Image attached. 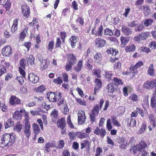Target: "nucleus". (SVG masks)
<instances>
[{
	"instance_id": "34",
	"label": "nucleus",
	"mask_w": 156,
	"mask_h": 156,
	"mask_svg": "<svg viewBox=\"0 0 156 156\" xmlns=\"http://www.w3.org/2000/svg\"><path fill=\"white\" fill-rule=\"evenodd\" d=\"M138 147V150L140 151L142 149L146 148L147 147V145L143 140L141 141L139 144L137 145Z\"/></svg>"
},
{
	"instance_id": "19",
	"label": "nucleus",
	"mask_w": 156,
	"mask_h": 156,
	"mask_svg": "<svg viewBox=\"0 0 156 156\" xmlns=\"http://www.w3.org/2000/svg\"><path fill=\"white\" fill-rule=\"evenodd\" d=\"M102 58V55L100 53H97L94 56V59L95 62L98 64H101Z\"/></svg>"
},
{
	"instance_id": "45",
	"label": "nucleus",
	"mask_w": 156,
	"mask_h": 156,
	"mask_svg": "<svg viewBox=\"0 0 156 156\" xmlns=\"http://www.w3.org/2000/svg\"><path fill=\"white\" fill-rule=\"evenodd\" d=\"M105 76L106 78L108 79V81H110V80H112V74L111 72H106L105 74Z\"/></svg>"
},
{
	"instance_id": "31",
	"label": "nucleus",
	"mask_w": 156,
	"mask_h": 156,
	"mask_svg": "<svg viewBox=\"0 0 156 156\" xmlns=\"http://www.w3.org/2000/svg\"><path fill=\"white\" fill-rule=\"evenodd\" d=\"M76 37L72 36L69 39V41L70 42L71 45L73 48H74L77 42Z\"/></svg>"
},
{
	"instance_id": "2",
	"label": "nucleus",
	"mask_w": 156,
	"mask_h": 156,
	"mask_svg": "<svg viewBox=\"0 0 156 156\" xmlns=\"http://www.w3.org/2000/svg\"><path fill=\"white\" fill-rule=\"evenodd\" d=\"M10 142V134L9 133H5L3 135L2 138L1 142H0V147H4Z\"/></svg>"
},
{
	"instance_id": "54",
	"label": "nucleus",
	"mask_w": 156,
	"mask_h": 156,
	"mask_svg": "<svg viewBox=\"0 0 156 156\" xmlns=\"http://www.w3.org/2000/svg\"><path fill=\"white\" fill-rule=\"evenodd\" d=\"M138 24V22L136 21H134L129 23L128 24V26L130 27H135Z\"/></svg>"
},
{
	"instance_id": "35",
	"label": "nucleus",
	"mask_w": 156,
	"mask_h": 156,
	"mask_svg": "<svg viewBox=\"0 0 156 156\" xmlns=\"http://www.w3.org/2000/svg\"><path fill=\"white\" fill-rule=\"evenodd\" d=\"M22 126H23L22 124H20V122H18L13 126V129L14 131H16L17 132H20L22 129Z\"/></svg>"
},
{
	"instance_id": "30",
	"label": "nucleus",
	"mask_w": 156,
	"mask_h": 156,
	"mask_svg": "<svg viewBox=\"0 0 156 156\" xmlns=\"http://www.w3.org/2000/svg\"><path fill=\"white\" fill-rule=\"evenodd\" d=\"M32 129L34 134H38L40 132L39 127L36 123H34L33 124Z\"/></svg>"
},
{
	"instance_id": "8",
	"label": "nucleus",
	"mask_w": 156,
	"mask_h": 156,
	"mask_svg": "<svg viewBox=\"0 0 156 156\" xmlns=\"http://www.w3.org/2000/svg\"><path fill=\"white\" fill-rule=\"evenodd\" d=\"M104 102V100L102 99H101L100 101L99 107L98 105H95L92 110L91 112H94L96 115H98L99 113V110L101 108Z\"/></svg>"
},
{
	"instance_id": "3",
	"label": "nucleus",
	"mask_w": 156,
	"mask_h": 156,
	"mask_svg": "<svg viewBox=\"0 0 156 156\" xmlns=\"http://www.w3.org/2000/svg\"><path fill=\"white\" fill-rule=\"evenodd\" d=\"M71 59L69 64H67L65 66L66 69L67 71H70L72 69V65H73L76 62L75 57L73 54H70Z\"/></svg>"
},
{
	"instance_id": "28",
	"label": "nucleus",
	"mask_w": 156,
	"mask_h": 156,
	"mask_svg": "<svg viewBox=\"0 0 156 156\" xmlns=\"http://www.w3.org/2000/svg\"><path fill=\"white\" fill-rule=\"evenodd\" d=\"M127 123L129 126H134L136 125V121L135 119L129 117L127 118Z\"/></svg>"
},
{
	"instance_id": "63",
	"label": "nucleus",
	"mask_w": 156,
	"mask_h": 156,
	"mask_svg": "<svg viewBox=\"0 0 156 156\" xmlns=\"http://www.w3.org/2000/svg\"><path fill=\"white\" fill-rule=\"evenodd\" d=\"M62 78L65 82H68L69 81L68 75L66 73H64L62 74Z\"/></svg>"
},
{
	"instance_id": "52",
	"label": "nucleus",
	"mask_w": 156,
	"mask_h": 156,
	"mask_svg": "<svg viewBox=\"0 0 156 156\" xmlns=\"http://www.w3.org/2000/svg\"><path fill=\"white\" fill-rule=\"evenodd\" d=\"M6 72V68L3 65H0V76Z\"/></svg>"
},
{
	"instance_id": "11",
	"label": "nucleus",
	"mask_w": 156,
	"mask_h": 156,
	"mask_svg": "<svg viewBox=\"0 0 156 156\" xmlns=\"http://www.w3.org/2000/svg\"><path fill=\"white\" fill-rule=\"evenodd\" d=\"M106 131L103 129H100L99 127H97L95 129L94 133L97 135H100L101 137L103 138L106 135Z\"/></svg>"
},
{
	"instance_id": "61",
	"label": "nucleus",
	"mask_w": 156,
	"mask_h": 156,
	"mask_svg": "<svg viewBox=\"0 0 156 156\" xmlns=\"http://www.w3.org/2000/svg\"><path fill=\"white\" fill-rule=\"evenodd\" d=\"M67 37L66 33L64 31H62L60 33V37L62 40L63 42H65V38Z\"/></svg>"
},
{
	"instance_id": "27",
	"label": "nucleus",
	"mask_w": 156,
	"mask_h": 156,
	"mask_svg": "<svg viewBox=\"0 0 156 156\" xmlns=\"http://www.w3.org/2000/svg\"><path fill=\"white\" fill-rule=\"evenodd\" d=\"M75 135L80 139L86 138L88 136V135L82 132H76Z\"/></svg>"
},
{
	"instance_id": "56",
	"label": "nucleus",
	"mask_w": 156,
	"mask_h": 156,
	"mask_svg": "<svg viewBox=\"0 0 156 156\" xmlns=\"http://www.w3.org/2000/svg\"><path fill=\"white\" fill-rule=\"evenodd\" d=\"M146 128V124L144 123L142 124L140 129L138 131V133L140 134L143 133L145 130Z\"/></svg>"
},
{
	"instance_id": "36",
	"label": "nucleus",
	"mask_w": 156,
	"mask_h": 156,
	"mask_svg": "<svg viewBox=\"0 0 156 156\" xmlns=\"http://www.w3.org/2000/svg\"><path fill=\"white\" fill-rule=\"evenodd\" d=\"M117 50L113 48H108L106 51V52L108 54H111L113 56H115L117 53Z\"/></svg>"
},
{
	"instance_id": "18",
	"label": "nucleus",
	"mask_w": 156,
	"mask_h": 156,
	"mask_svg": "<svg viewBox=\"0 0 156 156\" xmlns=\"http://www.w3.org/2000/svg\"><path fill=\"white\" fill-rule=\"evenodd\" d=\"M121 30L125 35H129L132 33L130 28L125 26H122Z\"/></svg>"
},
{
	"instance_id": "5",
	"label": "nucleus",
	"mask_w": 156,
	"mask_h": 156,
	"mask_svg": "<svg viewBox=\"0 0 156 156\" xmlns=\"http://www.w3.org/2000/svg\"><path fill=\"white\" fill-rule=\"evenodd\" d=\"M78 122L79 124H81L85 122L86 117L84 111L82 110L79 111L78 114Z\"/></svg>"
},
{
	"instance_id": "9",
	"label": "nucleus",
	"mask_w": 156,
	"mask_h": 156,
	"mask_svg": "<svg viewBox=\"0 0 156 156\" xmlns=\"http://www.w3.org/2000/svg\"><path fill=\"white\" fill-rule=\"evenodd\" d=\"M95 44L98 47H103L106 44L105 41L101 37L96 38L95 40Z\"/></svg>"
},
{
	"instance_id": "57",
	"label": "nucleus",
	"mask_w": 156,
	"mask_h": 156,
	"mask_svg": "<svg viewBox=\"0 0 156 156\" xmlns=\"http://www.w3.org/2000/svg\"><path fill=\"white\" fill-rule=\"evenodd\" d=\"M97 115H96L94 112H91L90 114V118L91 121L92 122H94L96 120V116Z\"/></svg>"
},
{
	"instance_id": "13",
	"label": "nucleus",
	"mask_w": 156,
	"mask_h": 156,
	"mask_svg": "<svg viewBox=\"0 0 156 156\" xmlns=\"http://www.w3.org/2000/svg\"><path fill=\"white\" fill-rule=\"evenodd\" d=\"M28 79L30 81L34 83H37L39 80L38 77L34 73H30L28 76Z\"/></svg>"
},
{
	"instance_id": "17",
	"label": "nucleus",
	"mask_w": 156,
	"mask_h": 156,
	"mask_svg": "<svg viewBox=\"0 0 156 156\" xmlns=\"http://www.w3.org/2000/svg\"><path fill=\"white\" fill-rule=\"evenodd\" d=\"M95 87L94 89V94H96L98 91V90L100 88L101 86V82L100 80L98 79L95 80Z\"/></svg>"
},
{
	"instance_id": "33",
	"label": "nucleus",
	"mask_w": 156,
	"mask_h": 156,
	"mask_svg": "<svg viewBox=\"0 0 156 156\" xmlns=\"http://www.w3.org/2000/svg\"><path fill=\"white\" fill-rule=\"evenodd\" d=\"M136 49V46L134 44L128 46L125 48V50L126 52H132L134 51Z\"/></svg>"
},
{
	"instance_id": "15",
	"label": "nucleus",
	"mask_w": 156,
	"mask_h": 156,
	"mask_svg": "<svg viewBox=\"0 0 156 156\" xmlns=\"http://www.w3.org/2000/svg\"><path fill=\"white\" fill-rule=\"evenodd\" d=\"M19 21V19L18 18L15 19L13 20L11 27V31L13 33H15L17 29Z\"/></svg>"
},
{
	"instance_id": "46",
	"label": "nucleus",
	"mask_w": 156,
	"mask_h": 156,
	"mask_svg": "<svg viewBox=\"0 0 156 156\" xmlns=\"http://www.w3.org/2000/svg\"><path fill=\"white\" fill-rule=\"evenodd\" d=\"M144 15L147 16L150 13V10L148 6H145L144 7Z\"/></svg>"
},
{
	"instance_id": "21",
	"label": "nucleus",
	"mask_w": 156,
	"mask_h": 156,
	"mask_svg": "<svg viewBox=\"0 0 156 156\" xmlns=\"http://www.w3.org/2000/svg\"><path fill=\"white\" fill-rule=\"evenodd\" d=\"M83 61L82 60H80L78 62L76 66L73 68L77 72L80 71L83 67Z\"/></svg>"
},
{
	"instance_id": "40",
	"label": "nucleus",
	"mask_w": 156,
	"mask_h": 156,
	"mask_svg": "<svg viewBox=\"0 0 156 156\" xmlns=\"http://www.w3.org/2000/svg\"><path fill=\"white\" fill-rule=\"evenodd\" d=\"M151 105L152 108H154L156 112V97L153 95L151 100Z\"/></svg>"
},
{
	"instance_id": "48",
	"label": "nucleus",
	"mask_w": 156,
	"mask_h": 156,
	"mask_svg": "<svg viewBox=\"0 0 156 156\" xmlns=\"http://www.w3.org/2000/svg\"><path fill=\"white\" fill-rule=\"evenodd\" d=\"M103 27L102 25H101L99 27L97 31H96V36H101L103 34L102 30Z\"/></svg>"
},
{
	"instance_id": "10",
	"label": "nucleus",
	"mask_w": 156,
	"mask_h": 156,
	"mask_svg": "<svg viewBox=\"0 0 156 156\" xmlns=\"http://www.w3.org/2000/svg\"><path fill=\"white\" fill-rule=\"evenodd\" d=\"M81 149H83L84 148H86L87 150H89L90 149L91 146L90 143L87 140H83L80 143Z\"/></svg>"
},
{
	"instance_id": "29",
	"label": "nucleus",
	"mask_w": 156,
	"mask_h": 156,
	"mask_svg": "<svg viewBox=\"0 0 156 156\" xmlns=\"http://www.w3.org/2000/svg\"><path fill=\"white\" fill-rule=\"evenodd\" d=\"M60 108L61 111L64 114L67 115L69 113V110L66 103L64 104Z\"/></svg>"
},
{
	"instance_id": "20",
	"label": "nucleus",
	"mask_w": 156,
	"mask_h": 156,
	"mask_svg": "<svg viewBox=\"0 0 156 156\" xmlns=\"http://www.w3.org/2000/svg\"><path fill=\"white\" fill-rule=\"evenodd\" d=\"M0 4L3 5L6 11L10 9V3L8 0H0Z\"/></svg>"
},
{
	"instance_id": "24",
	"label": "nucleus",
	"mask_w": 156,
	"mask_h": 156,
	"mask_svg": "<svg viewBox=\"0 0 156 156\" xmlns=\"http://www.w3.org/2000/svg\"><path fill=\"white\" fill-rule=\"evenodd\" d=\"M10 104L12 105L20 104V101L16 96H12L10 97Z\"/></svg>"
},
{
	"instance_id": "6",
	"label": "nucleus",
	"mask_w": 156,
	"mask_h": 156,
	"mask_svg": "<svg viewBox=\"0 0 156 156\" xmlns=\"http://www.w3.org/2000/svg\"><path fill=\"white\" fill-rule=\"evenodd\" d=\"M144 87L146 88L150 89L156 87V79L148 81L144 84Z\"/></svg>"
},
{
	"instance_id": "1",
	"label": "nucleus",
	"mask_w": 156,
	"mask_h": 156,
	"mask_svg": "<svg viewBox=\"0 0 156 156\" xmlns=\"http://www.w3.org/2000/svg\"><path fill=\"white\" fill-rule=\"evenodd\" d=\"M47 97L48 99L50 101L57 102L61 98L62 94L59 92H49L47 94Z\"/></svg>"
},
{
	"instance_id": "37",
	"label": "nucleus",
	"mask_w": 156,
	"mask_h": 156,
	"mask_svg": "<svg viewBox=\"0 0 156 156\" xmlns=\"http://www.w3.org/2000/svg\"><path fill=\"white\" fill-rule=\"evenodd\" d=\"M154 65L151 64L148 68L147 72V74L150 76H153L154 75V69L153 68Z\"/></svg>"
},
{
	"instance_id": "4",
	"label": "nucleus",
	"mask_w": 156,
	"mask_h": 156,
	"mask_svg": "<svg viewBox=\"0 0 156 156\" xmlns=\"http://www.w3.org/2000/svg\"><path fill=\"white\" fill-rule=\"evenodd\" d=\"M24 132L26 136L29 139L30 135V125L29 120L26 119L24 124Z\"/></svg>"
},
{
	"instance_id": "43",
	"label": "nucleus",
	"mask_w": 156,
	"mask_h": 156,
	"mask_svg": "<svg viewBox=\"0 0 156 156\" xmlns=\"http://www.w3.org/2000/svg\"><path fill=\"white\" fill-rule=\"evenodd\" d=\"M54 42L53 41H49L48 45V49L50 51H52L54 48Z\"/></svg>"
},
{
	"instance_id": "49",
	"label": "nucleus",
	"mask_w": 156,
	"mask_h": 156,
	"mask_svg": "<svg viewBox=\"0 0 156 156\" xmlns=\"http://www.w3.org/2000/svg\"><path fill=\"white\" fill-rule=\"evenodd\" d=\"M76 23H79L80 25H83L84 24L83 20L81 17L78 16L77 19L76 20Z\"/></svg>"
},
{
	"instance_id": "16",
	"label": "nucleus",
	"mask_w": 156,
	"mask_h": 156,
	"mask_svg": "<svg viewBox=\"0 0 156 156\" xmlns=\"http://www.w3.org/2000/svg\"><path fill=\"white\" fill-rule=\"evenodd\" d=\"M57 125L59 128L63 129L66 127V121L65 119L63 118L58 120L57 122Z\"/></svg>"
},
{
	"instance_id": "58",
	"label": "nucleus",
	"mask_w": 156,
	"mask_h": 156,
	"mask_svg": "<svg viewBox=\"0 0 156 156\" xmlns=\"http://www.w3.org/2000/svg\"><path fill=\"white\" fill-rule=\"evenodd\" d=\"M76 101L80 105L86 106L87 105L86 102L84 100H82L80 99L76 98Z\"/></svg>"
},
{
	"instance_id": "14",
	"label": "nucleus",
	"mask_w": 156,
	"mask_h": 156,
	"mask_svg": "<svg viewBox=\"0 0 156 156\" xmlns=\"http://www.w3.org/2000/svg\"><path fill=\"white\" fill-rule=\"evenodd\" d=\"M116 88V85L114 83H110L106 87L108 92L111 93L114 92Z\"/></svg>"
},
{
	"instance_id": "62",
	"label": "nucleus",
	"mask_w": 156,
	"mask_h": 156,
	"mask_svg": "<svg viewBox=\"0 0 156 156\" xmlns=\"http://www.w3.org/2000/svg\"><path fill=\"white\" fill-rule=\"evenodd\" d=\"M64 142L63 140H60L59 141L57 147L60 149H62L64 147Z\"/></svg>"
},
{
	"instance_id": "7",
	"label": "nucleus",
	"mask_w": 156,
	"mask_h": 156,
	"mask_svg": "<svg viewBox=\"0 0 156 156\" xmlns=\"http://www.w3.org/2000/svg\"><path fill=\"white\" fill-rule=\"evenodd\" d=\"M21 10L24 17H28L30 16V8L26 4L23 5H22Z\"/></svg>"
},
{
	"instance_id": "23",
	"label": "nucleus",
	"mask_w": 156,
	"mask_h": 156,
	"mask_svg": "<svg viewBox=\"0 0 156 156\" xmlns=\"http://www.w3.org/2000/svg\"><path fill=\"white\" fill-rule=\"evenodd\" d=\"M22 115L20 113L18 110L16 111L13 114V118L14 120L17 121L20 120L22 118Z\"/></svg>"
},
{
	"instance_id": "32",
	"label": "nucleus",
	"mask_w": 156,
	"mask_h": 156,
	"mask_svg": "<svg viewBox=\"0 0 156 156\" xmlns=\"http://www.w3.org/2000/svg\"><path fill=\"white\" fill-rule=\"evenodd\" d=\"M28 65H34V58L32 55H30L29 57L27 58Z\"/></svg>"
},
{
	"instance_id": "64",
	"label": "nucleus",
	"mask_w": 156,
	"mask_h": 156,
	"mask_svg": "<svg viewBox=\"0 0 156 156\" xmlns=\"http://www.w3.org/2000/svg\"><path fill=\"white\" fill-rule=\"evenodd\" d=\"M45 90V88L44 86L43 85L40 86L38 87L36 89V91L37 92L42 93Z\"/></svg>"
},
{
	"instance_id": "50",
	"label": "nucleus",
	"mask_w": 156,
	"mask_h": 156,
	"mask_svg": "<svg viewBox=\"0 0 156 156\" xmlns=\"http://www.w3.org/2000/svg\"><path fill=\"white\" fill-rule=\"evenodd\" d=\"M129 99L130 100H132L133 101L136 102L138 101V97L137 95L134 94H131L129 97Z\"/></svg>"
},
{
	"instance_id": "38",
	"label": "nucleus",
	"mask_w": 156,
	"mask_h": 156,
	"mask_svg": "<svg viewBox=\"0 0 156 156\" xmlns=\"http://www.w3.org/2000/svg\"><path fill=\"white\" fill-rule=\"evenodd\" d=\"M142 40H144L147 39L148 37L150 35V33L148 32H142L140 34Z\"/></svg>"
},
{
	"instance_id": "41",
	"label": "nucleus",
	"mask_w": 156,
	"mask_h": 156,
	"mask_svg": "<svg viewBox=\"0 0 156 156\" xmlns=\"http://www.w3.org/2000/svg\"><path fill=\"white\" fill-rule=\"evenodd\" d=\"M153 22V20L151 19H146L144 21V25L146 27L151 25L152 23Z\"/></svg>"
},
{
	"instance_id": "25",
	"label": "nucleus",
	"mask_w": 156,
	"mask_h": 156,
	"mask_svg": "<svg viewBox=\"0 0 156 156\" xmlns=\"http://www.w3.org/2000/svg\"><path fill=\"white\" fill-rule=\"evenodd\" d=\"M9 46H6L2 50V53L3 55L5 56H9L10 55V48Z\"/></svg>"
},
{
	"instance_id": "55",
	"label": "nucleus",
	"mask_w": 156,
	"mask_h": 156,
	"mask_svg": "<svg viewBox=\"0 0 156 156\" xmlns=\"http://www.w3.org/2000/svg\"><path fill=\"white\" fill-rule=\"evenodd\" d=\"M106 126L108 130L109 131L111 130L112 128L111 119H108L107 120Z\"/></svg>"
},
{
	"instance_id": "60",
	"label": "nucleus",
	"mask_w": 156,
	"mask_h": 156,
	"mask_svg": "<svg viewBox=\"0 0 156 156\" xmlns=\"http://www.w3.org/2000/svg\"><path fill=\"white\" fill-rule=\"evenodd\" d=\"M67 123L69 126L71 128H74V126L71 122V117L70 115H69L67 119Z\"/></svg>"
},
{
	"instance_id": "12",
	"label": "nucleus",
	"mask_w": 156,
	"mask_h": 156,
	"mask_svg": "<svg viewBox=\"0 0 156 156\" xmlns=\"http://www.w3.org/2000/svg\"><path fill=\"white\" fill-rule=\"evenodd\" d=\"M38 59L41 62L40 66L42 67L43 69H45L48 67L49 63V61L48 60L43 59L39 57L38 58Z\"/></svg>"
},
{
	"instance_id": "26",
	"label": "nucleus",
	"mask_w": 156,
	"mask_h": 156,
	"mask_svg": "<svg viewBox=\"0 0 156 156\" xmlns=\"http://www.w3.org/2000/svg\"><path fill=\"white\" fill-rule=\"evenodd\" d=\"M149 118L151 124L153 125L154 128L156 126V119L153 115L150 114L149 115Z\"/></svg>"
},
{
	"instance_id": "42",
	"label": "nucleus",
	"mask_w": 156,
	"mask_h": 156,
	"mask_svg": "<svg viewBox=\"0 0 156 156\" xmlns=\"http://www.w3.org/2000/svg\"><path fill=\"white\" fill-rule=\"evenodd\" d=\"M120 40L121 44L125 45L129 42V38L127 37L122 36L120 37Z\"/></svg>"
},
{
	"instance_id": "53",
	"label": "nucleus",
	"mask_w": 156,
	"mask_h": 156,
	"mask_svg": "<svg viewBox=\"0 0 156 156\" xmlns=\"http://www.w3.org/2000/svg\"><path fill=\"white\" fill-rule=\"evenodd\" d=\"M104 34L110 36L113 35V33L112 30L109 28H106L104 30Z\"/></svg>"
},
{
	"instance_id": "59",
	"label": "nucleus",
	"mask_w": 156,
	"mask_h": 156,
	"mask_svg": "<svg viewBox=\"0 0 156 156\" xmlns=\"http://www.w3.org/2000/svg\"><path fill=\"white\" fill-rule=\"evenodd\" d=\"M58 113L57 111L55 110H53L51 114V116L54 118H57L58 116Z\"/></svg>"
},
{
	"instance_id": "47",
	"label": "nucleus",
	"mask_w": 156,
	"mask_h": 156,
	"mask_svg": "<svg viewBox=\"0 0 156 156\" xmlns=\"http://www.w3.org/2000/svg\"><path fill=\"white\" fill-rule=\"evenodd\" d=\"M144 28V27L142 24H138L135 27L134 30L136 32L142 31Z\"/></svg>"
},
{
	"instance_id": "39",
	"label": "nucleus",
	"mask_w": 156,
	"mask_h": 156,
	"mask_svg": "<svg viewBox=\"0 0 156 156\" xmlns=\"http://www.w3.org/2000/svg\"><path fill=\"white\" fill-rule=\"evenodd\" d=\"M112 123L115 126L117 127H119L121 126V125L117 120V117L115 116H112L111 117Z\"/></svg>"
},
{
	"instance_id": "51",
	"label": "nucleus",
	"mask_w": 156,
	"mask_h": 156,
	"mask_svg": "<svg viewBox=\"0 0 156 156\" xmlns=\"http://www.w3.org/2000/svg\"><path fill=\"white\" fill-rule=\"evenodd\" d=\"M138 150V147L137 145L132 147L130 149L131 153L132 154H134L136 153Z\"/></svg>"
},
{
	"instance_id": "44",
	"label": "nucleus",
	"mask_w": 156,
	"mask_h": 156,
	"mask_svg": "<svg viewBox=\"0 0 156 156\" xmlns=\"http://www.w3.org/2000/svg\"><path fill=\"white\" fill-rule=\"evenodd\" d=\"M125 107H124L120 106L117 109V111L118 114L120 115L123 114L125 112Z\"/></svg>"
},
{
	"instance_id": "22",
	"label": "nucleus",
	"mask_w": 156,
	"mask_h": 156,
	"mask_svg": "<svg viewBox=\"0 0 156 156\" xmlns=\"http://www.w3.org/2000/svg\"><path fill=\"white\" fill-rule=\"evenodd\" d=\"M93 60L91 59H88L85 64L86 69L89 70H91L93 68Z\"/></svg>"
}]
</instances>
